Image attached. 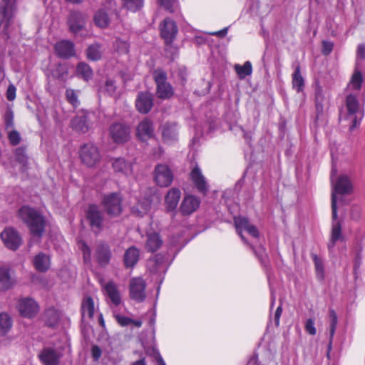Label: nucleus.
Wrapping results in <instances>:
<instances>
[{
	"label": "nucleus",
	"instance_id": "1",
	"mask_svg": "<svg viewBox=\"0 0 365 365\" xmlns=\"http://www.w3.org/2000/svg\"><path fill=\"white\" fill-rule=\"evenodd\" d=\"M336 173V167L332 165L330 178L332 184L331 210L334 219L336 217L337 195L349 194L352 190L351 182L349 177L346 175H341L337 178Z\"/></svg>",
	"mask_w": 365,
	"mask_h": 365
},
{
	"label": "nucleus",
	"instance_id": "2",
	"mask_svg": "<svg viewBox=\"0 0 365 365\" xmlns=\"http://www.w3.org/2000/svg\"><path fill=\"white\" fill-rule=\"evenodd\" d=\"M20 218L28 225L33 236L40 238L44 231L43 217L34 209L23 206L19 211Z\"/></svg>",
	"mask_w": 365,
	"mask_h": 365
},
{
	"label": "nucleus",
	"instance_id": "3",
	"mask_svg": "<svg viewBox=\"0 0 365 365\" xmlns=\"http://www.w3.org/2000/svg\"><path fill=\"white\" fill-rule=\"evenodd\" d=\"M345 106L347 110L346 118L351 122L349 129L354 130L359 125L364 118L363 105L359 103L355 93H350L346 95Z\"/></svg>",
	"mask_w": 365,
	"mask_h": 365
},
{
	"label": "nucleus",
	"instance_id": "4",
	"mask_svg": "<svg viewBox=\"0 0 365 365\" xmlns=\"http://www.w3.org/2000/svg\"><path fill=\"white\" fill-rule=\"evenodd\" d=\"M101 204L110 216H118L123 211L122 197L120 193L111 192L104 195Z\"/></svg>",
	"mask_w": 365,
	"mask_h": 365
},
{
	"label": "nucleus",
	"instance_id": "5",
	"mask_svg": "<svg viewBox=\"0 0 365 365\" xmlns=\"http://www.w3.org/2000/svg\"><path fill=\"white\" fill-rule=\"evenodd\" d=\"M80 158L82 163L88 167H94L101 160L98 148L92 143H86L80 149Z\"/></svg>",
	"mask_w": 365,
	"mask_h": 365
},
{
	"label": "nucleus",
	"instance_id": "6",
	"mask_svg": "<svg viewBox=\"0 0 365 365\" xmlns=\"http://www.w3.org/2000/svg\"><path fill=\"white\" fill-rule=\"evenodd\" d=\"M155 81L157 84V96L161 99L170 98L173 95V89L170 83L166 81V73L160 70H157L153 73Z\"/></svg>",
	"mask_w": 365,
	"mask_h": 365
},
{
	"label": "nucleus",
	"instance_id": "7",
	"mask_svg": "<svg viewBox=\"0 0 365 365\" xmlns=\"http://www.w3.org/2000/svg\"><path fill=\"white\" fill-rule=\"evenodd\" d=\"M146 283L142 277H133L130 279L129 294L130 297L137 302H142L146 298Z\"/></svg>",
	"mask_w": 365,
	"mask_h": 365
},
{
	"label": "nucleus",
	"instance_id": "8",
	"mask_svg": "<svg viewBox=\"0 0 365 365\" xmlns=\"http://www.w3.org/2000/svg\"><path fill=\"white\" fill-rule=\"evenodd\" d=\"M173 173L165 164H158L154 170V181L160 187H168L173 181Z\"/></svg>",
	"mask_w": 365,
	"mask_h": 365
},
{
	"label": "nucleus",
	"instance_id": "9",
	"mask_svg": "<svg viewBox=\"0 0 365 365\" xmlns=\"http://www.w3.org/2000/svg\"><path fill=\"white\" fill-rule=\"evenodd\" d=\"M16 307L21 316L29 319L34 317L39 311L37 302L29 297L19 299Z\"/></svg>",
	"mask_w": 365,
	"mask_h": 365
},
{
	"label": "nucleus",
	"instance_id": "10",
	"mask_svg": "<svg viewBox=\"0 0 365 365\" xmlns=\"http://www.w3.org/2000/svg\"><path fill=\"white\" fill-rule=\"evenodd\" d=\"M1 238L5 246L12 250H17L21 243L18 232L11 227L6 228L1 233Z\"/></svg>",
	"mask_w": 365,
	"mask_h": 365
},
{
	"label": "nucleus",
	"instance_id": "11",
	"mask_svg": "<svg viewBox=\"0 0 365 365\" xmlns=\"http://www.w3.org/2000/svg\"><path fill=\"white\" fill-rule=\"evenodd\" d=\"M130 134V128L122 123H115L110 128V135L117 143H123L128 141Z\"/></svg>",
	"mask_w": 365,
	"mask_h": 365
},
{
	"label": "nucleus",
	"instance_id": "12",
	"mask_svg": "<svg viewBox=\"0 0 365 365\" xmlns=\"http://www.w3.org/2000/svg\"><path fill=\"white\" fill-rule=\"evenodd\" d=\"M87 219L93 231L99 232L102 229L103 216L101 212L96 205H91L86 212Z\"/></svg>",
	"mask_w": 365,
	"mask_h": 365
},
{
	"label": "nucleus",
	"instance_id": "13",
	"mask_svg": "<svg viewBox=\"0 0 365 365\" xmlns=\"http://www.w3.org/2000/svg\"><path fill=\"white\" fill-rule=\"evenodd\" d=\"M160 35L165 43L167 44L172 43L178 33V27L175 21L167 18L160 25Z\"/></svg>",
	"mask_w": 365,
	"mask_h": 365
},
{
	"label": "nucleus",
	"instance_id": "14",
	"mask_svg": "<svg viewBox=\"0 0 365 365\" xmlns=\"http://www.w3.org/2000/svg\"><path fill=\"white\" fill-rule=\"evenodd\" d=\"M200 205V199L193 195H187L182 199L180 211L182 215H190L195 212Z\"/></svg>",
	"mask_w": 365,
	"mask_h": 365
},
{
	"label": "nucleus",
	"instance_id": "15",
	"mask_svg": "<svg viewBox=\"0 0 365 365\" xmlns=\"http://www.w3.org/2000/svg\"><path fill=\"white\" fill-rule=\"evenodd\" d=\"M62 354L51 347L44 348L39 354L41 361L43 365H58Z\"/></svg>",
	"mask_w": 365,
	"mask_h": 365
},
{
	"label": "nucleus",
	"instance_id": "16",
	"mask_svg": "<svg viewBox=\"0 0 365 365\" xmlns=\"http://www.w3.org/2000/svg\"><path fill=\"white\" fill-rule=\"evenodd\" d=\"M136 135L142 141H146L154 137V126L148 118L141 120L136 128Z\"/></svg>",
	"mask_w": 365,
	"mask_h": 365
},
{
	"label": "nucleus",
	"instance_id": "17",
	"mask_svg": "<svg viewBox=\"0 0 365 365\" xmlns=\"http://www.w3.org/2000/svg\"><path fill=\"white\" fill-rule=\"evenodd\" d=\"M190 177L197 190L200 192L205 194L208 190L207 182L201 169L197 165L192 169Z\"/></svg>",
	"mask_w": 365,
	"mask_h": 365
},
{
	"label": "nucleus",
	"instance_id": "18",
	"mask_svg": "<svg viewBox=\"0 0 365 365\" xmlns=\"http://www.w3.org/2000/svg\"><path fill=\"white\" fill-rule=\"evenodd\" d=\"M55 51L58 56L62 58H68L76 54L73 43L68 40L57 42L55 45Z\"/></svg>",
	"mask_w": 365,
	"mask_h": 365
},
{
	"label": "nucleus",
	"instance_id": "19",
	"mask_svg": "<svg viewBox=\"0 0 365 365\" xmlns=\"http://www.w3.org/2000/svg\"><path fill=\"white\" fill-rule=\"evenodd\" d=\"M181 197V191L176 187L170 189L165 196V207L167 212H175Z\"/></svg>",
	"mask_w": 365,
	"mask_h": 365
},
{
	"label": "nucleus",
	"instance_id": "20",
	"mask_svg": "<svg viewBox=\"0 0 365 365\" xmlns=\"http://www.w3.org/2000/svg\"><path fill=\"white\" fill-rule=\"evenodd\" d=\"M71 125L76 131L87 132L90 128L89 113H80L71 120Z\"/></svg>",
	"mask_w": 365,
	"mask_h": 365
},
{
	"label": "nucleus",
	"instance_id": "21",
	"mask_svg": "<svg viewBox=\"0 0 365 365\" xmlns=\"http://www.w3.org/2000/svg\"><path fill=\"white\" fill-rule=\"evenodd\" d=\"M95 257L100 265H107L111 258V252L109 245L103 242H99L96 247Z\"/></svg>",
	"mask_w": 365,
	"mask_h": 365
},
{
	"label": "nucleus",
	"instance_id": "22",
	"mask_svg": "<svg viewBox=\"0 0 365 365\" xmlns=\"http://www.w3.org/2000/svg\"><path fill=\"white\" fill-rule=\"evenodd\" d=\"M163 243V240L158 232H148L146 235L145 249L147 252H155L162 247Z\"/></svg>",
	"mask_w": 365,
	"mask_h": 365
},
{
	"label": "nucleus",
	"instance_id": "23",
	"mask_svg": "<svg viewBox=\"0 0 365 365\" xmlns=\"http://www.w3.org/2000/svg\"><path fill=\"white\" fill-rule=\"evenodd\" d=\"M135 106L140 113H148L153 106L152 95L150 93H140L135 101Z\"/></svg>",
	"mask_w": 365,
	"mask_h": 365
},
{
	"label": "nucleus",
	"instance_id": "24",
	"mask_svg": "<svg viewBox=\"0 0 365 365\" xmlns=\"http://www.w3.org/2000/svg\"><path fill=\"white\" fill-rule=\"evenodd\" d=\"M104 290L110 302L113 305L117 307L121 303L122 300L120 292L117 285L113 282L106 283L104 286Z\"/></svg>",
	"mask_w": 365,
	"mask_h": 365
},
{
	"label": "nucleus",
	"instance_id": "25",
	"mask_svg": "<svg viewBox=\"0 0 365 365\" xmlns=\"http://www.w3.org/2000/svg\"><path fill=\"white\" fill-rule=\"evenodd\" d=\"M140 259V250L135 246L127 249L124 254V264L126 268H133Z\"/></svg>",
	"mask_w": 365,
	"mask_h": 365
},
{
	"label": "nucleus",
	"instance_id": "26",
	"mask_svg": "<svg viewBox=\"0 0 365 365\" xmlns=\"http://www.w3.org/2000/svg\"><path fill=\"white\" fill-rule=\"evenodd\" d=\"M363 82V76L360 71L357 68L355 69L354 73L351 76V78L349 81V83L346 87L347 93H355L357 95V93L359 92L361 88Z\"/></svg>",
	"mask_w": 365,
	"mask_h": 365
},
{
	"label": "nucleus",
	"instance_id": "27",
	"mask_svg": "<svg viewBox=\"0 0 365 365\" xmlns=\"http://www.w3.org/2000/svg\"><path fill=\"white\" fill-rule=\"evenodd\" d=\"M178 128L175 123H165L162 128V137L167 143H170L178 140Z\"/></svg>",
	"mask_w": 365,
	"mask_h": 365
},
{
	"label": "nucleus",
	"instance_id": "28",
	"mask_svg": "<svg viewBox=\"0 0 365 365\" xmlns=\"http://www.w3.org/2000/svg\"><path fill=\"white\" fill-rule=\"evenodd\" d=\"M332 219L333 222L331 232V239L329 243L328 244V248L330 250L334 247L336 242L343 240L341 223L337 220V217L334 219L332 216Z\"/></svg>",
	"mask_w": 365,
	"mask_h": 365
},
{
	"label": "nucleus",
	"instance_id": "29",
	"mask_svg": "<svg viewBox=\"0 0 365 365\" xmlns=\"http://www.w3.org/2000/svg\"><path fill=\"white\" fill-rule=\"evenodd\" d=\"M33 264L35 269L41 272H46L51 265V260L48 255L40 252L33 259Z\"/></svg>",
	"mask_w": 365,
	"mask_h": 365
},
{
	"label": "nucleus",
	"instance_id": "30",
	"mask_svg": "<svg viewBox=\"0 0 365 365\" xmlns=\"http://www.w3.org/2000/svg\"><path fill=\"white\" fill-rule=\"evenodd\" d=\"M84 19L82 14L79 12H72L68 19V25L71 32L76 34L84 26Z\"/></svg>",
	"mask_w": 365,
	"mask_h": 365
},
{
	"label": "nucleus",
	"instance_id": "31",
	"mask_svg": "<svg viewBox=\"0 0 365 365\" xmlns=\"http://www.w3.org/2000/svg\"><path fill=\"white\" fill-rule=\"evenodd\" d=\"M113 168L115 172L120 173L124 175L128 176L133 173L132 164L121 158L114 160L113 163Z\"/></svg>",
	"mask_w": 365,
	"mask_h": 365
},
{
	"label": "nucleus",
	"instance_id": "32",
	"mask_svg": "<svg viewBox=\"0 0 365 365\" xmlns=\"http://www.w3.org/2000/svg\"><path fill=\"white\" fill-rule=\"evenodd\" d=\"M148 267L153 272H165L167 269V264L164 257L160 255H157L148 261Z\"/></svg>",
	"mask_w": 365,
	"mask_h": 365
},
{
	"label": "nucleus",
	"instance_id": "33",
	"mask_svg": "<svg viewBox=\"0 0 365 365\" xmlns=\"http://www.w3.org/2000/svg\"><path fill=\"white\" fill-rule=\"evenodd\" d=\"M15 281L12 279L9 269L6 267L0 268V291L9 289L14 284Z\"/></svg>",
	"mask_w": 365,
	"mask_h": 365
},
{
	"label": "nucleus",
	"instance_id": "34",
	"mask_svg": "<svg viewBox=\"0 0 365 365\" xmlns=\"http://www.w3.org/2000/svg\"><path fill=\"white\" fill-rule=\"evenodd\" d=\"M59 318V312L53 307L47 309L43 314V320L48 327H55L57 325Z\"/></svg>",
	"mask_w": 365,
	"mask_h": 365
},
{
	"label": "nucleus",
	"instance_id": "35",
	"mask_svg": "<svg viewBox=\"0 0 365 365\" xmlns=\"http://www.w3.org/2000/svg\"><path fill=\"white\" fill-rule=\"evenodd\" d=\"M16 0H2V5H0V14L2 16L9 20L16 9Z\"/></svg>",
	"mask_w": 365,
	"mask_h": 365
},
{
	"label": "nucleus",
	"instance_id": "36",
	"mask_svg": "<svg viewBox=\"0 0 365 365\" xmlns=\"http://www.w3.org/2000/svg\"><path fill=\"white\" fill-rule=\"evenodd\" d=\"M94 302L91 297H86L81 304L82 317L83 319H91L94 314Z\"/></svg>",
	"mask_w": 365,
	"mask_h": 365
},
{
	"label": "nucleus",
	"instance_id": "37",
	"mask_svg": "<svg viewBox=\"0 0 365 365\" xmlns=\"http://www.w3.org/2000/svg\"><path fill=\"white\" fill-rule=\"evenodd\" d=\"M94 21L98 27L106 28L110 24L109 14L104 9H100L94 16Z\"/></svg>",
	"mask_w": 365,
	"mask_h": 365
},
{
	"label": "nucleus",
	"instance_id": "38",
	"mask_svg": "<svg viewBox=\"0 0 365 365\" xmlns=\"http://www.w3.org/2000/svg\"><path fill=\"white\" fill-rule=\"evenodd\" d=\"M113 316L116 320V322L121 326V327H126L130 324H133V326L136 327H140L142 326V321L141 320H133L131 318L128 317L123 316L119 313L114 312Z\"/></svg>",
	"mask_w": 365,
	"mask_h": 365
},
{
	"label": "nucleus",
	"instance_id": "39",
	"mask_svg": "<svg viewBox=\"0 0 365 365\" xmlns=\"http://www.w3.org/2000/svg\"><path fill=\"white\" fill-rule=\"evenodd\" d=\"M12 327V319L6 313L0 314V336L6 334Z\"/></svg>",
	"mask_w": 365,
	"mask_h": 365
},
{
	"label": "nucleus",
	"instance_id": "40",
	"mask_svg": "<svg viewBox=\"0 0 365 365\" xmlns=\"http://www.w3.org/2000/svg\"><path fill=\"white\" fill-rule=\"evenodd\" d=\"M235 71L240 79H244L252 74V63L250 61H246L243 65L235 64Z\"/></svg>",
	"mask_w": 365,
	"mask_h": 365
},
{
	"label": "nucleus",
	"instance_id": "41",
	"mask_svg": "<svg viewBox=\"0 0 365 365\" xmlns=\"http://www.w3.org/2000/svg\"><path fill=\"white\" fill-rule=\"evenodd\" d=\"M292 86L298 92H302L304 86V79L301 74L300 67L297 66L292 75Z\"/></svg>",
	"mask_w": 365,
	"mask_h": 365
},
{
	"label": "nucleus",
	"instance_id": "42",
	"mask_svg": "<svg viewBox=\"0 0 365 365\" xmlns=\"http://www.w3.org/2000/svg\"><path fill=\"white\" fill-rule=\"evenodd\" d=\"M329 348L331 349L332 340L336 329V326L338 323V318L336 313L334 310L330 309L329 312Z\"/></svg>",
	"mask_w": 365,
	"mask_h": 365
},
{
	"label": "nucleus",
	"instance_id": "43",
	"mask_svg": "<svg viewBox=\"0 0 365 365\" xmlns=\"http://www.w3.org/2000/svg\"><path fill=\"white\" fill-rule=\"evenodd\" d=\"M102 54L103 49L98 43L91 45L87 49V56L90 60L98 61L101 58Z\"/></svg>",
	"mask_w": 365,
	"mask_h": 365
},
{
	"label": "nucleus",
	"instance_id": "44",
	"mask_svg": "<svg viewBox=\"0 0 365 365\" xmlns=\"http://www.w3.org/2000/svg\"><path fill=\"white\" fill-rule=\"evenodd\" d=\"M76 72L78 76L83 78L85 81H88L93 76V71L91 67L85 63H80L77 66Z\"/></svg>",
	"mask_w": 365,
	"mask_h": 365
},
{
	"label": "nucleus",
	"instance_id": "45",
	"mask_svg": "<svg viewBox=\"0 0 365 365\" xmlns=\"http://www.w3.org/2000/svg\"><path fill=\"white\" fill-rule=\"evenodd\" d=\"M14 155L16 161L21 165V170L23 171L26 170L27 168L28 157L26 154L25 148L21 147L16 148L14 150Z\"/></svg>",
	"mask_w": 365,
	"mask_h": 365
},
{
	"label": "nucleus",
	"instance_id": "46",
	"mask_svg": "<svg viewBox=\"0 0 365 365\" xmlns=\"http://www.w3.org/2000/svg\"><path fill=\"white\" fill-rule=\"evenodd\" d=\"M150 199H145L144 201L138 202V205L133 207V212H135L138 216H143L146 214L151 207Z\"/></svg>",
	"mask_w": 365,
	"mask_h": 365
},
{
	"label": "nucleus",
	"instance_id": "47",
	"mask_svg": "<svg viewBox=\"0 0 365 365\" xmlns=\"http://www.w3.org/2000/svg\"><path fill=\"white\" fill-rule=\"evenodd\" d=\"M236 230L242 240L247 243L244 236L242 234V230H246L248 226L250 225L248 220L244 217H235L234 219Z\"/></svg>",
	"mask_w": 365,
	"mask_h": 365
},
{
	"label": "nucleus",
	"instance_id": "48",
	"mask_svg": "<svg viewBox=\"0 0 365 365\" xmlns=\"http://www.w3.org/2000/svg\"><path fill=\"white\" fill-rule=\"evenodd\" d=\"M129 46H130L128 41L122 40L119 38H116L113 44L115 50L120 54L128 53L129 51Z\"/></svg>",
	"mask_w": 365,
	"mask_h": 365
},
{
	"label": "nucleus",
	"instance_id": "49",
	"mask_svg": "<svg viewBox=\"0 0 365 365\" xmlns=\"http://www.w3.org/2000/svg\"><path fill=\"white\" fill-rule=\"evenodd\" d=\"M124 6L131 11H136L143 6V0H123Z\"/></svg>",
	"mask_w": 365,
	"mask_h": 365
},
{
	"label": "nucleus",
	"instance_id": "50",
	"mask_svg": "<svg viewBox=\"0 0 365 365\" xmlns=\"http://www.w3.org/2000/svg\"><path fill=\"white\" fill-rule=\"evenodd\" d=\"M78 247L82 252L84 262L86 263H89L91 262V249L83 241H79L78 242Z\"/></svg>",
	"mask_w": 365,
	"mask_h": 365
},
{
	"label": "nucleus",
	"instance_id": "51",
	"mask_svg": "<svg viewBox=\"0 0 365 365\" xmlns=\"http://www.w3.org/2000/svg\"><path fill=\"white\" fill-rule=\"evenodd\" d=\"M66 95L68 101L72 104L74 107H77L79 105V101L78 99V95L76 91L73 89H67L66 91Z\"/></svg>",
	"mask_w": 365,
	"mask_h": 365
},
{
	"label": "nucleus",
	"instance_id": "52",
	"mask_svg": "<svg viewBox=\"0 0 365 365\" xmlns=\"http://www.w3.org/2000/svg\"><path fill=\"white\" fill-rule=\"evenodd\" d=\"M313 259L315 265L317 275L319 278L322 279L324 276V267L322 261L316 255L313 256Z\"/></svg>",
	"mask_w": 365,
	"mask_h": 365
},
{
	"label": "nucleus",
	"instance_id": "53",
	"mask_svg": "<svg viewBox=\"0 0 365 365\" xmlns=\"http://www.w3.org/2000/svg\"><path fill=\"white\" fill-rule=\"evenodd\" d=\"M161 5L168 11L173 12L178 5L177 0H160Z\"/></svg>",
	"mask_w": 365,
	"mask_h": 365
},
{
	"label": "nucleus",
	"instance_id": "54",
	"mask_svg": "<svg viewBox=\"0 0 365 365\" xmlns=\"http://www.w3.org/2000/svg\"><path fill=\"white\" fill-rule=\"evenodd\" d=\"M115 88V82L109 79L106 81L103 91L106 92L108 95H112L114 93Z\"/></svg>",
	"mask_w": 365,
	"mask_h": 365
},
{
	"label": "nucleus",
	"instance_id": "55",
	"mask_svg": "<svg viewBox=\"0 0 365 365\" xmlns=\"http://www.w3.org/2000/svg\"><path fill=\"white\" fill-rule=\"evenodd\" d=\"M9 140L11 145H16L21 141L19 133L16 130H12L9 133Z\"/></svg>",
	"mask_w": 365,
	"mask_h": 365
},
{
	"label": "nucleus",
	"instance_id": "56",
	"mask_svg": "<svg viewBox=\"0 0 365 365\" xmlns=\"http://www.w3.org/2000/svg\"><path fill=\"white\" fill-rule=\"evenodd\" d=\"M305 330L310 334V335H315L317 333L316 328L314 327V322L312 319H309L307 320L305 324Z\"/></svg>",
	"mask_w": 365,
	"mask_h": 365
},
{
	"label": "nucleus",
	"instance_id": "57",
	"mask_svg": "<svg viewBox=\"0 0 365 365\" xmlns=\"http://www.w3.org/2000/svg\"><path fill=\"white\" fill-rule=\"evenodd\" d=\"M16 87L13 84H10L6 91V98L9 101H12L16 98Z\"/></svg>",
	"mask_w": 365,
	"mask_h": 365
},
{
	"label": "nucleus",
	"instance_id": "58",
	"mask_svg": "<svg viewBox=\"0 0 365 365\" xmlns=\"http://www.w3.org/2000/svg\"><path fill=\"white\" fill-rule=\"evenodd\" d=\"M13 119H14L13 113L11 111H8L5 115V124H6V128L7 129L10 128H13V126H14Z\"/></svg>",
	"mask_w": 365,
	"mask_h": 365
},
{
	"label": "nucleus",
	"instance_id": "59",
	"mask_svg": "<svg viewBox=\"0 0 365 365\" xmlns=\"http://www.w3.org/2000/svg\"><path fill=\"white\" fill-rule=\"evenodd\" d=\"M333 43L330 41H324L322 44V53L325 55L329 54L333 49Z\"/></svg>",
	"mask_w": 365,
	"mask_h": 365
},
{
	"label": "nucleus",
	"instance_id": "60",
	"mask_svg": "<svg viewBox=\"0 0 365 365\" xmlns=\"http://www.w3.org/2000/svg\"><path fill=\"white\" fill-rule=\"evenodd\" d=\"M253 250L255 255L260 260V262L264 263L265 262V259H267V254L265 252V250L263 247H260L259 250H255V249Z\"/></svg>",
	"mask_w": 365,
	"mask_h": 365
},
{
	"label": "nucleus",
	"instance_id": "61",
	"mask_svg": "<svg viewBox=\"0 0 365 365\" xmlns=\"http://www.w3.org/2000/svg\"><path fill=\"white\" fill-rule=\"evenodd\" d=\"M67 71L63 66H58L53 73V75L60 78H63L65 75H67Z\"/></svg>",
	"mask_w": 365,
	"mask_h": 365
},
{
	"label": "nucleus",
	"instance_id": "62",
	"mask_svg": "<svg viewBox=\"0 0 365 365\" xmlns=\"http://www.w3.org/2000/svg\"><path fill=\"white\" fill-rule=\"evenodd\" d=\"M92 357L95 361H97L102 354L101 349L98 346H93L91 349Z\"/></svg>",
	"mask_w": 365,
	"mask_h": 365
},
{
	"label": "nucleus",
	"instance_id": "63",
	"mask_svg": "<svg viewBox=\"0 0 365 365\" xmlns=\"http://www.w3.org/2000/svg\"><path fill=\"white\" fill-rule=\"evenodd\" d=\"M356 57L357 61H359V60H364L365 58V46L364 44H359L358 46Z\"/></svg>",
	"mask_w": 365,
	"mask_h": 365
},
{
	"label": "nucleus",
	"instance_id": "64",
	"mask_svg": "<svg viewBox=\"0 0 365 365\" xmlns=\"http://www.w3.org/2000/svg\"><path fill=\"white\" fill-rule=\"evenodd\" d=\"M245 231H247L251 236L255 238H257L259 236V232L257 229L252 225H250Z\"/></svg>",
	"mask_w": 365,
	"mask_h": 365
}]
</instances>
